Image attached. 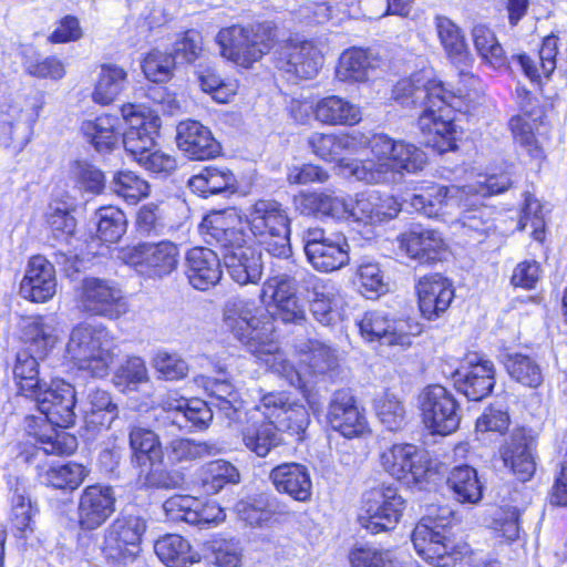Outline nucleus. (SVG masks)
<instances>
[{"instance_id":"f257e3e1","label":"nucleus","mask_w":567,"mask_h":567,"mask_svg":"<svg viewBox=\"0 0 567 567\" xmlns=\"http://www.w3.org/2000/svg\"><path fill=\"white\" fill-rule=\"evenodd\" d=\"M392 96L403 106L420 105L424 109L417 125L427 146L439 153L456 147L453 118L447 110L463 111L461 95L446 90L441 82L432 79L430 71L423 70L400 80L393 87Z\"/></svg>"},{"instance_id":"f03ea898","label":"nucleus","mask_w":567,"mask_h":567,"mask_svg":"<svg viewBox=\"0 0 567 567\" xmlns=\"http://www.w3.org/2000/svg\"><path fill=\"white\" fill-rule=\"evenodd\" d=\"M223 322L233 337L264 360L274 373L293 388L305 386L300 373L274 342L275 328L270 315L257 307L255 301L230 298L224 306Z\"/></svg>"},{"instance_id":"7ed1b4c3","label":"nucleus","mask_w":567,"mask_h":567,"mask_svg":"<svg viewBox=\"0 0 567 567\" xmlns=\"http://www.w3.org/2000/svg\"><path fill=\"white\" fill-rule=\"evenodd\" d=\"M372 157L367 161L343 163L346 177H353L367 184L395 182L404 173L422 171L426 164V154L415 145L395 141L383 133L369 138Z\"/></svg>"},{"instance_id":"20e7f679","label":"nucleus","mask_w":567,"mask_h":567,"mask_svg":"<svg viewBox=\"0 0 567 567\" xmlns=\"http://www.w3.org/2000/svg\"><path fill=\"white\" fill-rule=\"evenodd\" d=\"M37 402L44 420L50 423L48 433H34L35 445L48 455H70L78 447L76 437L58 431L52 426L69 427L75 421V390L72 384L61 379H53L49 385L43 384L31 396Z\"/></svg>"},{"instance_id":"39448f33","label":"nucleus","mask_w":567,"mask_h":567,"mask_svg":"<svg viewBox=\"0 0 567 567\" xmlns=\"http://www.w3.org/2000/svg\"><path fill=\"white\" fill-rule=\"evenodd\" d=\"M117 348L115 337L103 324L80 323L71 330L65 352L78 370L102 379L109 375Z\"/></svg>"},{"instance_id":"423d86ee","label":"nucleus","mask_w":567,"mask_h":567,"mask_svg":"<svg viewBox=\"0 0 567 567\" xmlns=\"http://www.w3.org/2000/svg\"><path fill=\"white\" fill-rule=\"evenodd\" d=\"M509 186L511 178L507 174L489 175L465 186L430 185L423 187L420 193L413 194L405 202L412 210L426 217H435L447 208L461 207L465 200L464 197L496 195L506 190Z\"/></svg>"},{"instance_id":"0eeeda50","label":"nucleus","mask_w":567,"mask_h":567,"mask_svg":"<svg viewBox=\"0 0 567 567\" xmlns=\"http://www.w3.org/2000/svg\"><path fill=\"white\" fill-rule=\"evenodd\" d=\"M246 220L252 236L267 254L280 259L292 256L290 219L281 203L258 199L247 209Z\"/></svg>"},{"instance_id":"6e6552de","label":"nucleus","mask_w":567,"mask_h":567,"mask_svg":"<svg viewBox=\"0 0 567 567\" xmlns=\"http://www.w3.org/2000/svg\"><path fill=\"white\" fill-rule=\"evenodd\" d=\"M276 30L270 23L231 25L216 35L220 55L237 65L249 68L274 47Z\"/></svg>"},{"instance_id":"1a4fd4ad","label":"nucleus","mask_w":567,"mask_h":567,"mask_svg":"<svg viewBox=\"0 0 567 567\" xmlns=\"http://www.w3.org/2000/svg\"><path fill=\"white\" fill-rule=\"evenodd\" d=\"M444 519L431 515L423 517L412 532V543L417 554L439 567H450L461 560L465 546L455 545L447 536Z\"/></svg>"},{"instance_id":"9d476101","label":"nucleus","mask_w":567,"mask_h":567,"mask_svg":"<svg viewBox=\"0 0 567 567\" xmlns=\"http://www.w3.org/2000/svg\"><path fill=\"white\" fill-rule=\"evenodd\" d=\"M147 529L144 517L122 513L105 529L102 550L106 558L121 564L134 561L141 553L143 535Z\"/></svg>"},{"instance_id":"9b49d317","label":"nucleus","mask_w":567,"mask_h":567,"mask_svg":"<svg viewBox=\"0 0 567 567\" xmlns=\"http://www.w3.org/2000/svg\"><path fill=\"white\" fill-rule=\"evenodd\" d=\"M405 509V499L392 486L373 488L365 494L360 524L371 534L396 527Z\"/></svg>"},{"instance_id":"f8f14e48","label":"nucleus","mask_w":567,"mask_h":567,"mask_svg":"<svg viewBox=\"0 0 567 567\" xmlns=\"http://www.w3.org/2000/svg\"><path fill=\"white\" fill-rule=\"evenodd\" d=\"M419 406L423 423L433 433L447 435L460 425V408L454 395L444 386H426L419 394Z\"/></svg>"},{"instance_id":"ddd939ff","label":"nucleus","mask_w":567,"mask_h":567,"mask_svg":"<svg viewBox=\"0 0 567 567\" xmlns=\"http://www.w3.org/2000/svg\"><path fill=\"white\" fill-rule=\"evenodd\" d=\"M303 243L309 262L319 271L331 272L349 262V244L342 234L327 236L323 229L309 228Z\"/></svg>"},{"instance_id":"4468645a","label":"nucleus","mask_w":567,"mask_h":567,"mask_svg":"<svg viewBox=\"0 0 567 567\" xmlns=\"http://www.w3.org/2000/svg\"><path fill=\"white\" fill-rule=\"evenodd\" d=\"M362 338L368 342L379 341L386 346L410 347L412 337L420 334L419 323L406 319L391 320L379 310L367 311L358 323Z\"/></svg>"},{"instance_id":"2eb2a0df","label":"nucleus","mask_w":567,"mask_h":567,"mask_svg":"<svg viewBox=\"0 0 567 567\" xmlns=\"http://www.w3.org/2000/svg\"><path fill=\"white\" fill-rule=\"evenodd\" d=\"M121 112L128 125L123 134V145L137 162V157H143L153 150L161 118L141 105L125 104Z\"/></svg>"},{"instance_id":"dca6fc26","label":"nucleus","mask_w":567,"mask_h":567,"mask_svg":"<svg viewBox=\"0 0 567 567\" xmlns=\"http://www.w3.org/2000/svg\"><path fill=\"white\" fill-rule=\"evenodd\" d=\"M80 302L85 312L116 319L127 312V303L113 281L87 277L82 281Z\"/></svg>"},{"instance_id":"f3484780","label":"nucleus","mask_w":567,"mask_h":567,"mask_svg":"<svg viewBox=\"0 0 567 567\" xmlns=\"http://www.w3.org/2000/svg\"><path fill=\"white\" fill-rule=\"evenodd\" d=\"M166 518L199 527H209L224 522L226 515L216 502L203 503L189 495H175L163 504Z\"/></svg>"},{"instance_id":"a211bd4d","label":"nucleus","mask_w":567,"mask_h":567,"mask_svg":"<svg viewBox=\"0 0 567 567\" xmlns=\"http://www.w3.org/2000/svg\"><path fill=\"white\" fill-rule=\"evenodd\" d=\"M298 274L274 276L262 286L261 296L270 293L274 301V317L285 323H301L306 320V310L296 293L297 281L300 279Z\"/></svg>"},{"instance_id":"6ab92c4d","label":"nucleus","mask_w":567,"mask_h":567,"mask_svg":"<svg viewBox=\"0 0 567 567\" xmlns=\"http://www.w3.org/2000/svg\"><path fill=\"white\" fill-rule=\"evenodd\" d=\"M323 60L322 52L310 41H289L275 52L276 66L299 79L316 76Z\"/></svg>"},{"instance_id":"aec40b11","label":"nucleus","mask_w":567,"mask_h":567,"mask_svg":"<svg viewBox=\"0 0 567 567\" xmlns=\"http://www.w3.org/2000/svg\"><path fill=\"white\" fill-rule=\"evenodd\" d=\"M382 468L398 481L411 486L422 482L427 467L419 449L413 444H393L380 454Z\"/></svg>"},{"instance_id":"412c9836","label":"nucleus","mask_w":567,"mask_h":567,"mask_svg":"<svg viewBox=\"0 0 567 567\" xmlns=\"http://www.w3.org/2000/svg\"><path fill=\"white\" fill-rule=\"evenodd\" d=\"M200 231L208 244H217L226 251L246 247L241 217L235 209L212 212L200 223Z\"/></svg>"},{"instance_id":"4be33fe9","label":"nucleus","mask_w":567,"mask_h":567,"mask_svg":"<svg viewBox=\"0 0 567 567\" xmlns=\"http://www.w3.org/2000/svg\"><path fill=\"white\" fill-rule=\"evenodd\" d=\"M327 421L330 426L344 437L352 439L368 432V421L363 409L348 390H338L329 403Z\"/></svg>"},{"instance_id":"5701e85b","label":"nucleus","mask_w":567,"mask_h":567,"mask_svg":"<svg viewBox=\"0 0 567 567\" xmlns=\"http://www.w3.org/2000/svg\"><path fill=\"white\" fill-rule=\"evenodd\" d=\"M454 382L468 400L480 401L488 395L495 384V368L492 361L477 353L467 355L466 365L456 370Z\"/></svg>"},{"instance_id":"b1692460","label":"nucleus","mask_w":567,"mask_h":567,"mask_svg":"<svg viewBox=\"0 0 567 567\" xmlns=\"http://www.w3.org/2000/svg\"><path fill=\"white\" fill-rule=\"evenodd\" d=\"M113 488L91 485L83 489L78 505V523L82 530H94L102 526L115 511Z\"/></svg>"},{"instance_id":"393cba45","label":"nucleus","mask_w":567,"mask_h":567,"mask_svg":"<svg viewBox=\"0 0 567 567\" xmlns=\"http://www.w3.org/2000/svg\"><path fill=\"white\" fill-rule=\"evenodd\" d=\"M162 423L178 430L193 431L206 429L213 419L214 411L198 399H167L163 403Z\"/></svg>"},{"instance_id":"a878e982","label":"nucleus","mask_w":567,"mask_h":567,"mask_svg":"<svg viewBox=\"0 0 567 567\" xmlns=\"http://www.w3.org/2000/svg\"><path fill=\"white\" fill-rule=\"evenodd\" d=\"M135 264L148 277L163 278L177 269L179 249L169 240L156 244H140L135 247Z\"/></svg>"},{"instance_id":"bb28decb","label":"nucleus","mask_w":567,"mask_h":567,"mask_svg":"<svg viewBox=\"0 0 567 567\" xmlns=\"http://www.w3.org/2000/svg\"><path fill=\"white\" fill-rule=\"evenodd\" d=\"M369 138L360 132L351 134H324L315 132L310 135L308 144L312 152L327 162H339L341 174H343L342 164L353 159H343L344 153H357L362 147L369 146Z\"/></svg>"},{"instance_id":"cd10ccee","label":"nucleus","mask_w":567,"mask_h":567,"mask_svg":"<svg viewBox=\"0 0 567 567\" xmlns=\"http://www.w3.org/2000/svg\"><path fill=\"white\" fill-rule=\"evenodd\" d=\"M56 292V278L53 265L42 256H33L28 262L20 284V293L32 302H45Z\"/></svg>"},{"instance_id":"c85d7f7f","label":"nucleus","mask_w":567,"mask_h":567,"mask_svg":"<svg viewBox=\"0 0 567 567\" xmlns=\"http://www.w3.org/2000/svg\"><path fill=\"white\" fill-rule=\"evenodd\" d=\"M535 440L524 429L513 431L501 450L504 464L522 482L529 481L536 471Z\"/></svg>"},{"instance_id":"c756f323","label":"nucleus","mask_w":567,"mask_h":567,"mask_svg":"<svg viewBox=\"0 0 567 567\" xmlns=\"http://www.w3.org/2000/svg\"><path fill=\"white\" fill-rule=\"evenodd\" d=\"M416 293L420 311L427 320L437 319L454 298L452 284L439 274L422 277L416 285Z\"/></svg>"},{"instance_id":"7c9ffc66","label":"nucleus","mask_w":567,"mask_h":567,"mask_svg":"<svg viewBox=\"0 0 567 567\" xmlns=\"http://www.w3.org/2000/svg\"><path fill=\"white\" fill-rule=\"evenodd\" d=\"M185 275L197 290H208L221 278L220 260L215 251L204 247H194L185 258Z\"/></svg>"},{"instance_id":"2f4dec72","label":"nucleus","mask_w":567,"mask_h":567,"mask_svg":"<svg viewBox=\"0 0 567 567\" xmlns=\"http://www.w3.org/2000/svg\"><path fill=\"white\" fill-rule=\"evenodd\" d=\"M298 275L303 287L311 291L310 311L313 318L326 327L336 324L340 315L332 285L307 271H301Z\"/></svg>"},{"instance_id":"473e14b6","label":"nucleus","mask_w":567,"mask_h":567,"mask_svg":"<svg viewBox=\"0 0 567 567\" xmlns=\"http://www.w3.org/2000/svg\"><path fill=\"white\" fill-rule=\"evenodd\" d=\"M176 140L178 148L192 159H209L219 153V144L212 132L197 121L181 122Z\"/></svg>"},{"instance_id":"72a5a7b5","label":"nucleus","mask_w":567,"mask_h":567,"mask_svg":"<svg viewBox=\"0 0 567 567\" xmlns=\"http://www.w3.org/2000/svg\"><path fill=\"white\" fill-rule=\"evenodd\" d=\"M269 480L279 493L298 502H309L312 481L307 466L299 463H282L271 470Z\"/></svg>"},{"instance_id":"f704fd0d","label":"nucleus","mask_w":567,"mask_h":567,"mask_svg":"<svg viewBox=\"0 0 567 567\" xmlns=\"http://www.w3.org/2000/svg\"><path fill=\"white\" fill-rule=\"evenodd\" d=\"M205 390L208 393V405L228 420V425L240 422L246 413L243 401L234 385L225 379H207Z\"/></svg>"},{"instance_id":"c9c22d12","label":"nucleus","mask_w":567,"mask_h":567,"mask_svg":"<svg viewBox=\"0 0 567 567\" xmlns=\"http://www.w3.org/2000/svg\"><path fill=\"white\" fill-rule=\"evenodd\" d=\"M313 116L326 125L352 126L361 122L362 111L359 105L341 96L329 95L315 103Z\"/></svg>"},{"instance_id":"e433bc0d","label":"nucleus","mask_w":567,"mask_h":567,"mask_svg":"<svg viewBox=\"0 0 567 567\" xmlns=\"http://www.w3.org/2000/svg\"><path fill=\"white\" fill-rule=\"evenodd\" d=\"M224 264L231 279L244 286L256 284L262 275L261 254L250 246L224 252Z\"/></svg>"},{"instance_id":"4c0bfd02","label":"nucleus","mask_w":567,"mask_h":567,"mask_svg":"<svg viewBox=\"0 0 567 567\" xmlns=\"http://www.w3.org/2000/svg\"><path fill=\"white\" fill-rule=\"evenodd\" d=\"M128 440L132 450V462L142 467L143 471H151L153 466L165 462L159 437L152 430L133 426L130 430Z\"/></svg>"},{"instance_id":"58836bf2","label":"nucleus","mask_w":567,"mask_h":567,"mask_svg":"<svg viewBox=\"0 0 567 567\" xmlns=\"http://www.w3.org/2000/svg\"><path fill=\"white\" fill-rule=\"evenodd\" d=\"M437 38L452 63L462 68L461 73L466 75L463 68L473 63L465 37L462 30L449 18L439 16L434 21Z\"/></svg>"},{"instance_id":"ea45409f","label":"nucleus","mask_w":567,"mask_h":567,"mask_svg":"<svg viewBox=\"0 0 567 567\" xmlns=\"http://www.w3.org/2000/svg\"><path fill=\"white\" fill-rule=\"evenodd\" d=\"M22 339L32 351L44 357L59 340V328L53 316L28 318L22 324Z\"/></svg>"},{"instance_id":"a19ab883","label":"nucleus","mask_w":567,"mask_h":567,"mask_svg":"<svg viewBox=\"0 0 567 567\" xmlns=\"http://www.w3.org/2000/svg\"><path fill=\"white\" fill-rule=\"evenodd\" d=\"M83 414L86 429L99 432L109 429L117 417V405L107 391L92 389L83 403Z\"/></svg>"},{"instance_id":"79ce46f5","label":"nucleus","mask_w":567,"mask_h":567,"mask_svg":"<svg viewBox=\"0 0 567 567\" xmlns=\"http://www.w3.org/2000/svg\"><path fill=\"white\" fill-rule=\"evenodd\" d=\"M296 208L307 216H330L344 218L347 200L326 192H301L293 199Z\"/></svg>"},{"instance_id":"37998d69","label":"nucleus","mask_w":567,"mask_h":567,"mask_svg":"<svg viewBox=\"0 0 567 567\" xmlns=\"http://www.w3.org/2000/svg\"><path fill=\"white\" fill-rule=\"evenodd\" d=\"M194 193L203 197L226 192H235L237 179L233 172L226 167L207 166L188 181Z\"/></svg>"},{"instance_id":"c03bdc74","label":"nucleus","mask_w":567,"mask_h":567,"mask_svg":"<svg viewBox=\"0 0 567 567\" xmlns=\"http://www.w3.org/2000/svg\"><path fill=\"white\" fill-rule=\"evenodd\" d=\"M374 58L367 51L358 48L346 50L336 69V76L346 83H363L369 80L374 69Z\"/></svg>"},{"instance_id":"a18cd8bd","label":"nucleus","mask_w":567,"mask_h":567,"mask_svg":"<svg viewBox=\"0 0 567 567\" xmlns=\"http://www.w3.org/2000/svg\"><path fill=\"white\" fill-rule=\"evenodd\" d=\"M32 127L22 111L12 109L0 118V143L13 153L21 152L30 141Z\"/></svg>"},{"instance_id":"49530a36","label":"nucleus","mask_w":567,"mask_h":567,"mask_svg":"<svg viewBox=\"0 0 567 567\" xmlns=\"http://www.w3.org/2000/svg\"><path fill=\"white\" fill-rule=\"evenodd\" d=\"M157 557L168 567H189L198 560L188 540L176 534H168L154 544Z\"/></svg>"},{"instance_id":"de8ad7c7","label":"nucleus","mask_w":567,"mask_h":567,"mask_svg":"<svg viewBox=\"0 0 567 567\" xmlns=\"http://www.w3.org/2000/svg\"><path fill=\"white\" fill-rule=\"evenodd\" d=\"M127 84V72L120 65L102 64L92 100L101 105H109L122 93Z\"/></svg>"},{"instance_id":"09e8293b","label":"nucleus","mask_w":567,"mask_h":567,"mask_svg":"<svg viewBox=\"0 0 567 567\" xmlns=\"http://www.w3.org/2000/svg\"><path fill=\"white\" fill-rule=\"evenodd\" d=\"M454 498L462 504H477L482 499L483 486L476 471L468 465L454 467L446 480Z\"/></svg>"},{"instance_id":"8fccbe9b","label":"nucleus","mask_w":567,"mask_h":567,"mask_svg":"<svg viewBox=\"0 0 567 567\" xmlns=\"http://www.w3.org/2000/svg\"><path fill=\"white\" fill-rule=\"evenodd\" d=\"M558 52V39L554 35L543 40L538 59L539 65L525 54L514 56L525 75L530 81H538L542 76L549 78L556 69V56Z\"/></svg>"},{"instance_id":"3c124183","label":"nucleus","mask_w":567,"mask_h":567,"mask_svg":"<svg viewBox=\"0 0 567 567\" xmlns=\"http://www.w3.org/2000/svg\"><path fill=\"white\" fill-rule=\"evenodd\" d=\"M118 118L113 115H101L95 120H87L81 124V132L85 140L99 152L111 151L117 143L116 126Z\"/></svg>"},{"instance_id":"603ef678","label":"nucleus","mask_w":567,"mask_h":567,"mask_svg":"<svg viewBox=\"0 0 567 567\" xmlns=\"http://www.w3.org/2000/svg\"><path fill=\"white\" fill-rule=\"evenodd\" d=\"M198 477L205 493L217 494L226 485L239 483L240 474L231 463L216 460L203 465Z\"/></svg>"},{"instance_id":"864d4df0","label":"nucleus","mask_w":567,"mask_h":567,"mask_svg":"<svg viewBox=\"0 0 567 567\" xmlns=\"http://www.w3.org/2000/svg\"><path fill=\"white\" fill-rule=\"evenodd\" d=\"M245 446L259 457H265L281 443L278 429L272 421L247 425L243 432Z\"/></svg>"},{"instance_id":"5fc2aeb1","label":"nucleus","mask_w":567,"mask_h":567,"mask_svg":"<svg viewBox=\"0 0 567 567\" xmlns=\"http://www.w3.org/2000/svg\"><path fill=\"white\" fill-rule=\"evenodd\" d=\"M89 471L79 463L69 462L43 468L39 473L42 484L61 489H76L87 476Z\"/></svg>"},{"instance_id":"6e6d98bb","label":"nucleus","mask_w":567,"mask_h":567,"mask_svg":"<svg viewBox=\"0 0 567 567\" xmlns=\"http://www.w3.org/2000/svg\"><path fill=\"white\" fill-rule=\"evenodd\" d=\"M472 39L474 48L484 63L496 70L507 64L504 49L488 27L484 24L474 25Z\"/></svg>"},{"instance_id":"4d7b16f0","label":"nucleus","mask_w":567,"mask_h":567,"mask_svg":"<svg viewBox=\"0 0 567 567\" xmlns=\"http://www.w3.org/2000/svg\"><path fill=\"white\" fill-rule=\"evenodd\" d=\"M218 452L215 444L192 440H174L164 450L163 466H173L181 462L195 461Z\"/></svg>"},{"instance_id":"13d9d810","label":"nucleus","mask_w":567,"mask_h":567,"mask_svg":"<svg viewBox=\"0 0 567 567\" xmlns=\"http://www.w3.org/2000/svg\"><path fill=\"white\" fill-rule=\"evenodd\" d=\"M11 529L18 538H28L34 532L33 517L38 508L33 506L29 495L17 488L12 496Z\"/></svg>"},{"instance_id":"bf43d9fd","label":"nucleus","mask_w":567,"mask_h":567,"mask_svg":"<svg viewBox=\"0 0 567 567\" xmlns=\"http://www.w3.org/2000/svg\"><path fill=\"white\" fill-rule=\"evenodd\" d=\"M351 567H403L396 553L392 549L373 546L354 547L349 553Z\"/></svg>"},{"instance_id":"052dcab7","label":"nucleus","mask_w":567,"mask_h":567,"mask_svg":"<svg viewBox=\"0 0 567 567\" xmlns=\"http://www.w3.org/2000/svg\"><path fill=\"white\" fill-rule=\"evenodd\" d=\"M505 368L511 378L524 386L536 389L543 383L544 378L539 364L528 355L520 353L508 355Z\"/></svg>"},{"instance_id":"680f3d73","label":"nucleus","mask_w":567,"mask_h":567,"mask_svg":"<svg viewBox=\"0 0 567 567\" xmlns=\"http://www.w3.org/2000/svg\"><path fill=\"white\" fill-rule=\"evenodd\" d=\"M38 367L39 363L33 355L27 352L18 353L13 374L20 393L27 398L34 395L43 385L38 378Z\"/></svg>"},{"instance_id":"e2e57ef3","label":"nucleus","mask_w":567,"mask_h":567,"mask_svg":"<svg viewBox=\"0 0 567 567\" xmlns=\"http://www.w3.org/2000/svg\"><path fill=\"white\" fill-rule=\"evenodd\" d=\"M69 178L80 192L100 194L104 188L103 173L85 161L71 163Z\"/></svg>"},{"instance_id":"0e129e2a","label":"nucleus","mask_w":567,"mask_h":567,"mask_svg":"<svg viewBox=\"0 0 567 567\" xmlns=\"http://www.w3.org/2000/svg\"><path fill=\"white\" fill-rule=\"evenodd\" d=\"M114 384L123 391H135L150 381L145 361L140 357H130L114 373Z\"/></svg>"},{"instance_id":"69168bd1","label":"nucleus","mask_w":567,"mask_h":567,"mask_svg":"<svg viewBox=\"0 0 567 567\" xmlns=\"http://www.w3.org/2000/svg\"><path fill=\"white\" fill-rule=\"evenodd\" d=\"M96 218L99 237L103 241L115 243L126 231V217L117 207H101L96 212Z\"/></svg>"},{"instance_id":"338daca9","label":"nucleus","mask_w":567,"mask_h":567,"mask_svg":"<svg viewBox=\"0 0 567 567\" xmlns=\"http://www.w3.org/2000/svg\"><path fill=\"white\" fill-rule=\"evenodd\" d=\"M113 190L126 202L135 204L150 194V185L131 171L118 172L112 181Z\"/></svg>"},{"instance_id":"774afa93","label":"nucleus","mask_w":567,"mask_h":567,"mask_svg":"<svg viewBox=\"0 0 567 567\" xmlns=\"http://www.w3.org/2000/svg\"><path fill=\"white\" fill-rule=\"evenodd\" d=\"M375 412L390 431H396L405 423V408L393 393L385 392L375 401Z\"/></svg>"}]
</instances>
